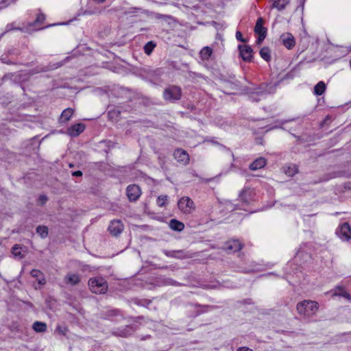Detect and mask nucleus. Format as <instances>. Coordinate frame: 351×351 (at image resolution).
Masks as SVG:
<instances>
[{
    "instance_id": "1",
    "label": "nucleus",
    "mask_w": 351,
    "mask_h": 351,
    "mask_svg": "<svg viewBox=\"0 0 351 351\" xmlns=\"http://www.w3.org/2000/svg\"><path fill=\"white\" fill-rule=\"evenodd\" d=\"M319 308V304L313 300H304L297 304L298 313L304 317H311L315 315Z\"/></svg>"
},
{
    "instance_id": "2",
    "label": "nucleus",
    "mask_w": 351,
    "mask_h": 351,
    "mask_svg": "<svg viewBox=\"0 0 351 351\" xmlns=\"http://www.w3.org/2000/svg\"><path fill=\"white\" fill-rule=\"evenodd\" d=\"M90 290L96 294H104L108 291L106 280L102 277L90 278L88 280Z\"/></svg>"
},
{
    "instance_id": "3",
    "label": "nucleus",
    "mask_w": 351,
    "mask_h": 351,
    "mask_svg": "<svg viewBox=\"0 0 351 351\" xmlns=\"http://www.w3.org/2000/svg\"><path fill=\"white\" fill-rule=\"evenodd\" d=\"M270 88L271 87L267 84H261L254 88H249L247 92L249 98L252 101L258 102L271 93Z\"/></svg>"
},
{
    "instance_id": "4",
    "label": "nucleus",
    "mask_w": 351,
    "mask_h": 351,
    "mask_svg": "<svg viewBox=\"0 0 351 351\" xmlns=\"http://www.w3.org/2000/svg\"><path fill=\"white\" fill-rule=\"evenodd\" d=\"M178 207L185 215L191 214L195 210V203L187 196H183L178 200Z\"/></svg>"
},
{
    "instance_id": "5",
    "label": "nucleus",
    "mask_w": 351,
    "mask_h": 351,
    "mask_svg": "<svg viewBox=\"0 0 351 351\" xmlns=\"http://www.w3.org/2000/svg\"><path fill=\"white\" fill-rule=\"evenodd\" d=\"M163 96L165 100L174 102L180 99L182 90L179 86H170L164 90Z\"/></svg>"
},
{
    "instance_id": "6",
    "label": "nucleus",
    "mask_w": 351,
    "mask_h": 351,
    "mask_svg": "<svg viewBox=\"0 0 351 351\" xmlns=\"http://www.w3.org/2000/svg\"><path fill=\"white\" fill-rule=\"evenodd\" d=\"M126 195L130 202H136L141 195V190L136 184H130L126 189Z\"/></svg>"
},
{
    "instance_id": "7",
    "label": "nucleus",
    "mask_w": 351,
    "mask_h": 351,
    "mask_svg": "<svg viewBox=\"0 0 351 351\" xmlns=\"http://www.w3.org/2000/svg\"><path fill=\"white\" fill-rule=\"evenodd\" d=\"M336 234L339 238L344 241L351 239V228L348 223H343L339 226L336 231Z\"/></svg>"
},
{
    "instance_id": "8",
    "label": "nucleus",
    "mask_w": 351,
    "mask_h": 351,
    "mask_svg": "<svg viewBox=\"0 0 351 351\" xmlns=\"http://www.w3.org/2000/svg\"><path fill=\"white\" fill-rule=\"evenodd\" d=\"M243 244L237 239L228 241L223 245V249L227 253H234L241 250Z\"/></svg>"
},
{
    "instance_id": "9",
    "label": "nucleus",
    "mask_w": 351,
    "mask_h": 351,
    "mask_svg": "<svg viewBox=\"0 0 351 351\" xmlns=\"http://www.w3.org/2000/svg\"><path fill=\"white\" fill-rule=\"evenodd\" d=\"M123 229L124 226L123 223L118 219L111 221L108 226L110 233L114 237L119 235L123 232Z\"/></svg>"
},
{
    "instance_id": "10",
    "label": "nucleus",
    "mask_w": 351,
    "mask_h": 351,
    "mask_svg": "<svg viewBox=\"0 0 351 351\" xmlns=\"http://www.w3.org/2000/svg\"><path fill=\"white\" fill-rule=\"evenodd\" d=\"M162 252L167 256V257L174 258L177 259H185V258H191V255L189 252L184 251V250H163Z\"/></svg>"
},
{
    "instance_id": "11",
    "label": "nucleus",
    "mask_w": 351,
    "mask_h": 351,
    "mask_svg": "<svg viewBox=\"0 0 351 351\" xmlns=\"http://www.w3.org/2000/svg\"><path fill=\"white\" fill-rule=\"evenodd\" d=\"M136 329L132 326H126L123 328H118L112 332V334L117 337H128L131 336L134 332Z\"/></svg>"
},
{
    "instance_id": "12",
    "label": "nucleus",
    "mask_w": 351,
    "mask_h": 351,
    "mask_svg": "<svg viewBox=\"0 0 351 351\" xmlns=\"http://www.w3.org/2000/svg\"><path fill=\"white\" fill-rule=\"evenodd\" d=\"M173 156L178 162L183 165H186L189 163V156L188 153L184 149H177L173 153Z\"/></svg>"
},
{
    "instance_id": "13",
    "label": "nucleus",
    "mask_w": 351,
    "mask_h": 351,
    "mask_svg": "<svg viewBox=\"0 0 351 351\" xmlns=\"http://www.w3.org/2000/svg\"><path fill=\"white\" fill-rule=\"evenodd\" d=\"M239 49L242 59L246 62H250L252 58L253 50L248 45H239Z\"/></svg>"
},
{
    "instance_id": "14",
    "label": "nucleus",
    "mask_w": 351,
    "mask_h": 351,
    "mask_svg": "<svg viewBox=\"0 0 351 351\" xmlns=\"http://www.w3.org/2000/svg\"><path fill=\"white\" fill-rule=\"evenodd\" d=\"M281 40L285 47L290 49H292L295 44L293 36L290 33H285L281 35Z\"/></svg>"
},
{
    "instance_id": "15",
    "label": "nucleus",
    "mask_w": 351,
    "mask_h": 351,
    "mask_svg": "<svg viewBox=\"0 0 351 351\" xmlns=\"http://www.w3.org/2000/svg\"><path fill=\"white\" fill-rule=\"evenodd\" d=\"M85 130V125L83 123H77L71 126L68 129V134L71 136L75 137L79 136Z\"/></svg>"
},
{
    "instance_id": "16",
    "label": "nucleus",
    "mask_w": 351,
    "mask_h": 351,
    "mask_svg": "<svg viewBox=\"0 0 351 351\" xmlns=\"http://www.w3.org/2000/svg\"><path fill=\"white\" fill-rule=\"evenodd\" d=\"M254 195V190L245 187L240 193L241 199L245 203H250V201L252 200L253 196Z\"/></svg>"
},
{
    "instance_id": "17",
    "label": "nucleus",
    "mask_w": 351,
    "mask_h": 351,
    "mask_svg": "<svg viewBox=\"0 0 351 351\" xmlns=\"http://www.w3.org/2000/svg\"><path fill=\"white\" fill-rule=\"evenodd\" d=\"M45 20V16L43 13L37 14L36 19L33 23L29 24V26H33V30H39L43 29L42 25Z\"/></svg>"
},
{
    "instance_id": "18",
    "label": "nucleus",
    "mask_w": 351,
    "mask_h": 351,
    "mask_svg": "<svg viewBox=\"0 0 351 351\" xmlns=\"http://www.w3.org/2000/svg\"><path fill=\"white\" fill-rule=\"evenodd\" d=\"M32 277L34 278L40 285H44L46 283V279L43 273L38 269H32L30 272Z\"/></svg>"
},
{
    "instance_id": "19",
    "label": "nucleus",
    "mask_w": 351,
    "mask_h": 351,
    "mask_svg": "<svg viewBox=\"0 0 351 351\" xmlns=\"http://www.w3.org/2000/svg\"><path fill=\"white\" fill-rule=\"evenodd\" d=\"M332 296H341L348 300H350V295L344 289L343 287L338 286L333 290L330 291Z\"/></svg>"
},
{
    "instance_id": "20",
    "label": "nucleus",
    "mask_w": 351,
    "mask_h": 351,
    "mask_svg": "<svg viewBox=\"0 0 351 351\" xmlns=\"http://www.w3.org/2000/svg\"><path fill=\"white\" fill-rule=\"evenodd\" d=\"M267 164V160L263 157L256 159L250 165V169L252 171L260 169L264 167Z\"/></svg>"
},
{
    "instance_id": "21",
    "label": "nucleus",
    "mask_w": 351,
    "mask_h": 351,
    "mask_svg": "<svg viewBox=\"0 0 351 351\" xmlns=\"http://www.w3.org/2000/svg\"><path fill=\"white\" fill-rule=\"evenodd\" d=\"M64 282L66 284L76 285L80 282V277L78 274L69 273L65 276Z\"/></svg>"
},
{
    "instance_id": "22",
    "label": "nucleus",
    "mask_w": 351,
    "mask_h": 351,
    "mask_svg": "<svg viewBox=\"0 0 351 351\" xmlns=\"http://www.w3.org/2000/svg\"><path fill=\"white\" fill-rule=\"evenodd\" d=\"M169 225L171 230L178 232H181L184 228V224L182 222L175 219L170 220Z\"/></svg>"
},
{
    "instance_id": "23",
    "label": "nucleus",
    "mask_w": 351,
    "mask_h": 351,
    "mask_svg": "<svg viewBox=\"0 0 351 351\" xmlns=\"http://www.w3.org/2000/svg\"><path fill=\"white\" fill-rule=\"evenodd\" d=\"M254 32L256 34H266L267 29L263 27V19L262 18H258L256 21Z\"/></svg>"
},
{
    "instance_id": "24",
    "label": "nucleus",
    "mask_w": 351,
    "mask_h": 351,
    "mask_svg": "<svg viewBox=\"0 0 351 351\" xmlns=\"http://www.w3.org/2000/svg\"><path fill=\"white\" fill-rule=\"evenodd\" d=\"M289 2L290 0H274L272 7L280 11L284 10Z\"/></svg>"
},
{
    "instance_id": "25",
    "label": "nucleus",
    "mask_w": 351,
    "mask_h": 351,
    "mask_svg": "<svg viewBox=\"0 0 351 351\" xmlns=\"http://www.w3.org/2000/svg\"><path fill=\"white\" fill-rule=\"evenodd\" d=\"M326 90V84L323 81L319 82L314 86V94L317 96L322 95Z\"/></svg>"
},
{
    "instance_id": "26",
    "label": "nucleus",
    "mask_w": 351,
    "mask_h": 351,
    "mask_svg": "<svg viewBox=\"0 0 351 351\" xmlns=\"http://www.w3.org/2000/svg\"><path fill=\"white\" fill-rule=\"evenodd\" d=\"M32 328L36 332H44L47 330V324L44 322L36 321L33 324Z\"/></svg>"
},
{
    "instance_id": "27",
    "label": "nucleus",
    "mask_w": 351,
    "mask_h": 351,
    "mask_svg": "<svg viewBox=\"0 0 351 351\" xmlns=\"http://www.w3.org/2000/svg\"><path fill=\"white\" fill-rule=\"evenodd\" d=\"M261 57L267 62L271 60V50L267 47H264L259 51Z\"/></svg>"
},
{
    "instance_id": "28",
    "label": "nucleus",
    "mask_w": 351,
    "mask_h": 351,
    "mask_svg": "<svg viewBox=\"0 0 351 351\" xmlns=\"http://www.w3.org/2000/svg\"><path fill=\"white\" fill-rule=\"evenodd\" d=\"M73 110L72 108H66L61 114L60 116V121L61 122H66L68 121L71 116L73 115Z\"/></svg>"
},
{
    "instance_id": "29",
    "label": "nucleus",
    "mask_w": 351,
    "mask_h": 351,
    "mask_svg": "<svg viewBox=\"0 0 351 351\" xmlns=\"http://www.w3.org/2000/svg\"><path fill=\"white\" fill-rule=\"evenodd\" d=\"M213 53V50L209 47H205L200 51V56L202 60H208Z\"/></svg>"
},
{
    "instance_id": "30",
    "label": "nucleus",
    "mask_w": 351,
    "mask_h": 351,
    "mask_svg": "<svg viewBox=\"0 0 351 351\" xmlns=\"http://www.w3.org/2000/svg\"><path fill=\"white\" fill-rule=\"evenodd\" d=\"M36 232L40 236L41 238H46L48 235V228L45 226H38L36 228Z\"/></svg>"
},
{
    "instance_id": "31",
    "label": "nucleus",
    "mask_w": 351,
    "mask_h": 351,
    "mask_svg": "<svg viewBox=\"0 0 351 351\" xmlns=\"http://www.w3.org/2000/svg\"><path fill=\"white\" fill-rule=\"evenodd\" d=\"M285 173L289 176H293L298 173V168L292 165L285 168Z\"/></svg>"
},
{
    "instance_id": "32",
    "label": "nucleus",
    "mask_w": 351,
    "mask_h": 351,
    "mask_svg": "<svg viewBox=\"0 0 351 351\" xmlns=\"http://www.w3.org/2000/svg\"><path fill=\"white\" fill-rule=\"evenodd\" d=\"M156 47V44L152 42L149 41L147 43L145 44L144 46V51L147 55H150L152 52L153 51L154 49Z\"/></svg>"
},
{
    "instance_id": "33",
    "label": "nucleus",
    "mask_w": 351,
    "mask_h": 351,
    "mask_svg": "<svg viewBox=\"0 0 351 351\" xmlns=\"http://www.w3.org/2000/svg\"><path fill=\"white\" fill-rule=\"evenodd\" d=\"M167 200H168L167 195H160L157 199V204L159 206L162 207L167 204Z\"/></svg>"
},
{
    "instance_id": "34",
    "label": "nucleus",
    "mask_w": 351,
    "mask_h": 351,
    "mask_svg": "<svg viewBox=\"0 0 351 351\" xmlns=\"http://www.w3.org/2000/svg\"><path fill=\"white\" fill-rule=\"evenodd\" d=\"M12 254L15 257L21 258V247L18 245H15L12 247Z\"/></svg>"
},
{
    "instance_id": "35",
    "label": "nucleus",
    "mask_w": 351,
    "mask_h": 351,
    "mask_svg": "<svg viewBox=\"0 0 351 351\" xmlns=\"http://www.w3.org/2000/svg\"><path fill=\"white\" fill-rule=\"evenodd\" d=\"M56 331L64 336H65L68 332V328L66 326L58 325L56 327Z\"/></svg>"
},
{
    "instance_id": "36",
    "label": "nucleus",
    "mask_w": 351,
    "mask_h": 351,
    "mask_svg": "<svg viewBox=\"0 0 351 351\" xmlns=\"http://www.w3.org/2000/svg\"><path fill=\"white\" fill-rule=\"evenodd\" d=\"M120 114V112L118 110H109L108 112V116L109 118L111 119H116L119 114Z\"/></svg>"
},
{
    "instance_id": "37",
    "label": "nucleus",
    "mask_w": 351,
    "mask_h": 351,
    "mask_svg": "<svg viewBox=\"0 0 351 351\" xmlns=\"http://www.w3.org/2000/svg\"><path fill=\"white\" fill-rule=\"evenodd\" d=\"M15 0H0V10L7 7L10 3L14 1Z\"/></svg>"
},
{
    "instance_id": "38",
    "label": "nucleus",
    "mask_w": 351,
    "mask_h": 351,
    "mask_svg": "<svg viewBox=\"0 0 351 351\" xmlns=\"http://www.w3.org/2000/svg\"><path fill=\"white\" fill-rule=\"evenodd\" d=\"M230 88L233 90H238L240 89V86L239 85V83L238 82H228L227 83Z\"/></svg>"
},
{
    "instance_id": "39",
    "label": "nucleus",
    "mask_w": 351,
    "mask_h": 351,
    "mask_svg": "<svg viewBox=\"0 0 351 351\" xmlns=\"http://www.w3.org/2000/svg\"><path fill=\"white\" fill-rule=\"evenodd\" d=\"M101 10L99 9H95L94 10H85L84 14L85 15H93L96 14H100Z\"/></svg>"
},
{
    "instance_id": "40",
    "label": "nucleus",
    "mask_w": 351,
    "mask_h": 351,
    "mask_svg": "<svg viewBox=\"0 0 351 351\" xmlns=\"http://www.w3.org/2000/svg\"><path fill=\"white\" fill-rule=\"evenodd\" d=\"M258 37L256 40V43L258 45H260L263 42V40L265 39V38L266 37V34H258Z\"/></svg>"
},
{
    "instance_id": "41",
    "label": "nucleus",
    "mask_w": 351,
    "mask_h": 351,
    "mask_svg": "<svg viewBox=\"0 0 351 351\" xmlns=\"http://www.w3.org/2000/svg\"><path fill=\"white\" fill-rule=\"evenodd\" d=\"M236 38L238 40L245 43V40L243 38L242 34L239 31L236 33Z\"/></svg>"
},
{
    "instance_id": "42",
    "label": "nucleus",
    "mask_w": 351,
    "mask_h": 351,
    "mask_svg": "<svg viewBox=\"0 0 351 351\" xmlns=\"http://www.w3.org/2000/svg\"><path fill=\"white\" fill-rule=\"evenodd\" d=\"M72 175L73 176H76V177L82 176V172L81 171H73L72 173Z\"/></svg>"
},
{
    "instance_id": "43",
    "label": "nucleus",
    "mask_w": 351,
    "mask_h": 351,
    "mask_svg": "<svg viewBox=\"0 0 351 351\" xmlns=\"http://www.w3.org/2000/svg\"><path fill=\"white\" fill-rule=\"evenodd\" d=\"M40 199L42 202V204H45L47 202V198L45 195H41L40 196Z\"/></svg>"
},
{
    "instance_id": "44",
    "label": "nucleus",
    "mask_w": 351,
    "mask_h": 351,
    "mask_svg": "<svg viewBox=\"0 0 351 351\" xmlns=\"http://www.w3.org/2000/svg\"><path fill=\"white\" fill-rule=\"evenodd\" d=\"M237 351H253V350L248 348H246V347H242V348H239Z\"/></svg>"
},
{
    "instance_id": "45",
    "label": "nucleus",
    "mask_w": 351,
    "mask_h": 351,
    "mask_svg": "<svg viewBox=\"0 0 351 351\" xmlns=\"http://www.w3.org/2000/svg\"><path fill=\"white\" fill-rule=\"evenodd\" d=\"M118 313H119V311L118 310H113V311H112V315H118Z\"/></svg>"
},
{
    "instance_id": "46",
    "label": "nucleus",
    "mask_w": 351,
    "mask_h": 351,
    "mask_svg": "<svg viewBox=\"0 0 351 351\" xmlns=\"http://www.w3.org/2000/svg\"><path fill=\"white\" fill-rule=\"evenodd\" d=\"M94 1L99 3H103L104 1H105L106 0H94Z\"/></svg>"
},
{
    "instance_id": "47",
    "label": "nucleus",
    "mask_w": 351,
    "mask_h": 351,
    "mask_svg": "<svg viewBox=\"0 0 351 351\" xmlns=\"http://www.w3.org/2000/svg\"><path fill=\"white\" fill-rule=\"evenodd\" d=\"M10 25H7V27H6L7 31H9L10 29Z\"/></svg>"
},
{
    "instance_id": "48",
    "label": "nucleus",
    "mask_w": 351,
    "mask_h": 351,
    "mask_svg": "<svg viewBox=\"0 0 351 351\" xmlns=\"http://www.w3.org/2000/svg\"><path fill=\"white\" fill-rule=\"evenodd\" d=\"M170 283H171V284H175V283H176V282H174V281L173 282V280H171V282H170Z\"/></svg>"
}]
</instances>
